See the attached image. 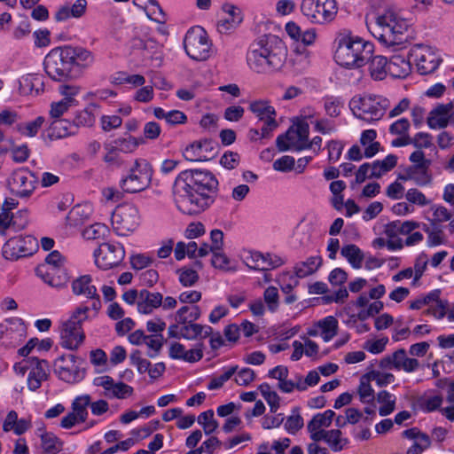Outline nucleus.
Returning <instances> with one entry per match:
<instances>
[{
	"mask_svg": "<svg viewBox=\"0 0 454 454\" xmlns=\"http://www.w3.org/2000/svg\"><path fill=\"white\" fill-rule=\"evenodd\" d=\"M419 226V224L414 221H394L387 224L386 234L390 238H395L399 234L407 235Z\"/></svg>",
	"mask_w": 454,
	"mask_h": 454,
	"instance_id": "obj_32",
	"label": "nucleus"
},
{
	"mask_svg": "<svg viewBox=\"0 0 454 454\" xmlns=\"http://www.w3.org/2000/svg\"><path fill=\"white\" fill-rule=\"evenodd\" d=\"M38 243L33 236H18L9 239L3 247V255L7 260H18L32 255L37 249Z\"/></svg>",
	"mask_w": 454,
	"mask_h": 454,
	"instance_id": "obj_14",
	"label": "nucleus"
},
{
	"mask_svg": "<svg viewBox=\"0 0 454 454\" xmlns=\"http://www.w3.org/2000/svg\"><path fill=\"white\" fill-rule=\"evenodd\" d=\"M249 110L253 112L260 121H264L266 124L274 126L276 121V111L268 101L259 100L250 103Z\"/></svg>",
	"mask_w": 454,
	"mask_h": 454,
	"instance_id": "obj_26",
	"label": "nucleus"
},
{
	"mask_svg": "<svg viewBox=\"0 0 454 454\" xmlns=\"http://www.w3.org/2000/svg\"><path fill=\"white\" fill-rule=\"evenodd\" d=\"M35 272L44 283L57 288L65 286L70 278L64 266L39 265Z\"/></svg>",
	"mask_w": 454,
	"mask_h": 454,
	"instance_id": "obj_20",
	"label": "nucleus"
},
{
	"mask_svg": "<svg viewBox=\"0 0 454 454\" xmlns=\"http://www.w3.org/2000/svg\"><path fill=\"white\" fill-rule=\"evenodd\" d=\"M238 369V365L231 366L226 372H224V373L219 377L212 379L207 386V388L209 390H213L222 387L223 385L237 372Z\"/></svg>",
	"mask_w": 454,
	"mask_h": 454,
	"instance_id": "obj_50",
	"label": "nucleus"
},
{
	"mask_svg": "<svg viewBox=\"0 0 454 454\" xmlns=\"http://www.w3.org/2000/svg\"><path fill=\"white\" fill-rule=\"evenodd\" d=\"M411 57L416 63L420 74H428L437 69L441 59L429 46L418 45L411 51Z\"/></svg>",
	"mask_w": 454,
	"mask_h": 454,
	"instance_id": "obj_17",
	"label": "nucleus"
},
{
	"mask_svg": "<svg viewBox=\"0 0 454 454\" xmlns=\"http://www.w3.org/2000/svg\"><path fill=\"white\" fill-rule=\"evenodd\" d=\"M397 163V157L395 154H388L382 160H376L372 165V171L369 178H380L381 176L393 169Z\"/></svg>",
	"mask_w": 454,
	"mask_h": 454,
	"instance_id": "obj_31",
	"label": "nucleus"
},
{
	"mask_svg": "<svg viewBox=\"0 0 454 454\" xmlns=\"http://www.w3.org/2000/svg\"><path fill=\"white\" fill-rule=\"evenodd\" d=\"M163 295L160 293L150 292L147 289L140 290V296L137 301V310L142 314H150L153 309L162 304Z\"/></svg>",
	"mask_w": 454,
	"mask_h": 454,
	"instance_id": "obj_24",
	"label": "nucleus"
},
{
	"mask_svg": "<svg viewBox=\"0 0 454 454\" xmlns=\"http://www.w3.org/2000/svg\"><path fill=\"white\" fill-rule=\"evenodd\" d=\"M373 35L387 47L403 49L407 41L410 23L393 10H384L375 17Z\"/></svg>",
	"mask_w": 454,
	"mask_h": 454,
	"instance_id": "obj_4",
	"label": "nucleus"
},
{
	"mask_svg": "<svg viewBox=\"0 0 454 454\" xmlns=\"http://www.w3.org/2000/svg\"><path fill=\"white\" fill-rule=\"evenodd\" d=\"M29 364V373L27 377V386L32 391L38 389L42 381L46 380L49 375V364L46 360H40L32 356L27 359Z\"/></svg>",
	"mask_w": 454,
	"mask_h": 454,
	"instance_id": "obj_21",
	"label": "nucleus"
},
{
	"mask_svg": "<svg viewBox=\"0 0 454 454\" xmlns=\"http://www.w3.org/2000/svg\"><path fill=\"white\" fill-rule=\"evenodd\" d=\"M336 62L347 68H358L364 66L372 58L373 43L354 35L348 29H340L334 40Z\"/></svg>",
	"mask_w": 454,
	"mask_h": 454,
	"instance_id": "obj_3",
	"label": "nucleus"
},
{
	"mask_svg": "<svg viewBox=\"0 0 454 454\" xmlns=\"http://www.w3.org/2000/svg\"><path fill=\"white\" fill-rule=\"evenodd\" d=\"M407 200L411 203L417 204L419 206H427L430 201L426 198L424 193L417 189H409L405 195Z\"/></svg>",
	"mask_w": 454,
	"mask_h": 454,
	"instance_id": "obj_62",
	"label": "nucleus"
},
{
	"mask_svg": "<svg viewBox=\"0 0 454 454\" xmlns=\"http://www.w3.org/2000/svg\"><path fill=\"white\" fill-rule=\"evenodd\" d=\"M431 445L429 435H422L421 439L415 442L407 450L406 454H421Z\"/></svg>",
	"mask_w": 454,
	"mask_h": 454,
	"instance_id": "obj_61",
	"label": "nucleus"
},
{
	"mask_svg": "<svg viewBox=\"0 0 454 454\" xmlns=\"http://www.w3.org/2000/svg\"><path fill=\"white\" fill-rule=\"evenodd\" d=\"M12 215V228L15 231L24 229L28 223V211L22 209L17 211L15 214L11 212Z\"/></svg>",
	"mask_w": 454,
	"mask_h": 454,
	"instance_id": "obj_54",
	"label": "nucleus"
},
{
	"mask_svg": "<svg viewBox=\"0 0 454 454\" xmlns=\"http://www.w3.org/2000/svg\"><path fill=\"white\" fill-rule=\"evenodd\" d=\"M130 363L137 366V369L139 373H144L148 372L149 367H151V363L141 356V352L139 350H135L129 356Z\"/></svg>",
	"mask_w": 454,
	"mask_h": 454,
	"instance_id": "obj_58",
	"label": "nucleus"
},
{
	"mask_svg": "<svg viewBox=\"0 0 454 454\" xmlns=\"http://www.w3.org/2000/svg\"><path fill=\"white\" fill-rule=\"evenodd\" d=\"M294 158L289 155L282 156L273 163V168L277 171L288 172L294 169Z\"/></svg>",
	"mask_w": 454,
	"mask_h": 454,
	"instance_id": "obj_59",
	"label": "nucleus"
},
{
	"mask_svg": "<svg viewBox=\"0 0 454 454\" xmlns=\"http://www.w3.org/2000/svg\"><path fill=\"white\" fill-rule=\"evenodd\" d=\"M201 311L198 306H183L176 314V321L181 325V338L186 340L204 339L212 334V327L196 324Z\"/></svg>",
	"mask_w": 454,
	"mask_h": 454,
	"instance_id": "obj_6",
	"label": "nucleus"
},
{
	"mask_svg": "<svg viewBox=\"0 0 454 454\" xmlns=\"http://www.w3.org/2000/svg\"><path fill=\"white\" fill-rule=\"evenodd\" d=\"M286 57V50L283 41L269 34L251 43L247 53V63L257 74H271L283 67Z\"/></svg>",
	"mask_w": 454,
	"mask_h": 454,
	"instance_id": "obj_2",
	"label": "nucleus"
},
{
	"mask_svg": "<svg viewBox=\"0 0 454 454\" xmlns=\"http://www.w3.org/2000/svg\"><path fill=\"white\" fill-rule=\"evenodd\" d=\"M90 404V396L83 395L77 396L72 403L73 413L79 417L80 421L84 422L88 417L87 408Z\"/></svg>",
	"mask_w": 454,
	"mask_h": 454,
	"instance_id": "obj_40",
	"label": "nucleus"
},
{
	"mask_svg": "<svg viewBox=\"0 0 454 454\" xmlns=\"http://www.w3.org/2000/svg\"><path fill=\"white\" fill-rule=\"evenodd\" d=\"M412 173V181L419 186H425L431 183L432 176L428 173V165L419 164L411 166Z\"/></svg>",
	"mask_w": 454,
	"mask_h": 454,
	"instance_id": "obj_41",
	"label": "nucleus"
},
{
	"mask_svg": "<svg viewBox=\"0 0 454 454\" xmlns=\"http://www.w3.org/2000/svg\"><path fill=\"white\" fill-rule=\"evenodd\" d=\"M89 306L80 305L73 311L70 318L63 324L61 345L68 349H76L84 340L82 323L89 318Z\"/></svg>",
	"mask_w": 454,
	"mask_h": 454,
	"instance_id": "obj_7",
	"label": "nucleus"
},
{
	"mask_svg": "<svg viewBox=\"0 0 454 454\" xmlns=\"http://www.w3.org/2000/svg\"><path fill=\"white\" fill-rule=\"evenodd\" d=\"M187 55L198 61L207 60L211 53V43L207 32L201 27H192L188 30L184 40Z\"/></svg>",
	"mask_w": 454,
	"mask_h": 454,
	"instance_id": "obj_11",
	"label": "nucleus"
},
{
	"mask_svg": "<svg viewBox=\"0 0 454 454\" xmlns=\"http://www.w3.org/2000/svg\"><path fill=\"white\" fill-rule=\"evenodd\" d=\"M349 106L356 118L371 122L383 117L388 106V100L380 96L364 94L353 98Z\"/></svg>",
	"mask_w": 454,
	"mask_h": 454,
	"instance_id": "obj_5",
	"label": "nucleus"
},
{
	"mask_svg": "<svg viewBox=\"0 0 454 454\" xmlns=\"http://www.w3.org/2000/svg\"><path fill=\"white\" fill-rule=\"evenodd\" d=\"M72 291L76 296L91 300L90 311H94V316L98 315L101 309V301L97 287L92 284L90 275H82L73 280Z\"/></svg>",
	"mask_w": 454,
	"mask_h": 454,
	"instance_id": "obj_16",
	"label": "nucleus"
},
{
	"mask_svg": "<svg viewBox=\"0 0 454 454\" xmlns=\"http://www.w3.org/2000/svg\"><path fill=\"white\" fill-rule=\"evenodd\" d=\"M218 150L219 145L216 142L204 139L187 145L183 155L187 160L207 161L216 157Z\"/></svg>",
	"mask_w": 454,
	"mask_h": 454,
	"instance_id": "obj_18",
	"label": "nucleus"
},
{
	"mask_svg": "<svg viewBox=\"0 0 454 454\" xmlns=\"http://www.w3.org/2000/svg\"><path fill=\"white\" fill-rule=\"evenodd\" d=\"M387 61V70L393 77L404 78L409 74L411 64L403 56L394 55Z\"/></svg>",
	"mask_w": 454,
	"mask_h": 454,
	"instance_id": "obj_28",
	"label": "nucleus"
},
{
	"mask_svg": "<svg viewBox=\"0 0 454 454\" xmlns=\"http://www.w3.org/2000/svg\"><path fill=\"white\" fill-rule=\"evenodd\" d=\"M94 256L97 266L107 270L121 264L125 256V250L120 243H103L95 250Z\"/></svg>",
	"mask_w": 454,
	"mask_h": 454,
	"instance_id": "obj_15",
	"label": "nucleus"
},
{
	"mask_svg": "<svg viewBox=\"0 0 454 454\" xmlns=\"http://www.w3.org/2000/svg\"><path fill=\"white\" fill-rule=\"evenodd\" d=\"M239 154L235 152H226L220 160L223 167L228 169H234L239 163Z\"/></svg>",
	"mask_w": 454,
	"mask_h": 454,
	"instance_id": "obj_64",
	"label": "nucleus"
},
{
	"mask_svg": "<svg viewBox=\"0 0 454 454\" xmlns=\"http://www.w3.org/2000/svg\"><path fill=\"white\" fill-rule=\"evenodd\" d=\"M322 329V336L325 342L332 340L337 334L338 321L333 317H327L319 322Z\"/></svg>",
	"mask_w": 454,
	"mask_h": 454,
	"instance_id": "obj_45",
	"label": "nucleus"
},
{
	"mask_svg": "<svg viewBox=\"0 0 454 454\" xmlns=\"http://www.w3.org/2000/svg\"><path fill=\"white\" fill-rule=\"evenodd\" d=\"M366 378L362 377L358 387V394L363 403H371L374 400V390Z\"/></svg>",
	"mask_w": 454,
	"mask_h": 454,
	"instance_id": "obj_52",
	"label": "nucleus"
},
{
	"mask_svg": "<svg viewBox=\"0 0 454 454\" xmlns=\"http://www.w3.org/2000/svg\"><path fill=\"white\" fill-rule=\"evenodd\" d=\"M223 11L228 17L218 22V30L220 33H228L231 29L237 27L243 20L240 10L233 5L225 4Z\"/></svg>",
	"mask_w": 454,
	"mask_h": 454,
	"instance_id": "obj_25",
	"label": "nucleus"
},
{
	"mask_svg": "<svg viewBox=\"0 0 454 454\" xmlns=\"http://www.w3.org/2000/svg\"><path fill=\"white\" fill-rule=\"evenodd\" d=\"M76 359L74 355L69 354L63 355L55 361V372L60 380L68 383H75L84 378L85 371L75 365Z\"/></svg>",
	"mask_w": 454,
	"mask_h": 454,
	"instance_id": "obj_19",
	"label": "nucleus"
},
{
	"mask_svg": "<svg viewBox=\"0 0 454 454\" xmlns=\"http://www.w3.org/2000/svg\"><path fill=\"white\" fill-rule=\"evenodd\" d=\"M370 60H371V62H370V66H369V70H370L371 76L374 80H378V81L383 80L386 77L387 74L388 73L387 59L384 56L379 55V56H375L373 58L372 57Z\"/></svg>",
	"mask_w": 454,
	"mask_h": 454,
	"instance_id": "obj_33",
	"label": "nucleus"
},
{
	"mask_svg": "<svg viewBox=\"0 0 454 454\" xmlns=\"http://www.w3.org/2000/svg\"><path fill=\"white\" fill-rule=\"evenodd\" d=\"M276 145L280 152H286L290 149L301 151L302 149H298L297 146L303 145V144L299 141L294 126L290 127L285 134L279 135L277 137Z\"/></svg>",
	"mask_w": 454,
	"mask_h": 454,
	"instance_id": "obj_30",
	"label": "nucleus"
},
{
	"mask_svg": "<svg viewBox=\"0 0 454 454\" xmlns=\"http://www.w3.org/2000/svg\"><path fill=\"white\" fill-rule=\"evenodd\" d=\"M67 49L74 67L86 68L93 64L94 55L90 51L83 47L70 45H67Z\"/></svg>",
	"mask_w": 454,
	"mask_h": 454,
	"instance_id": "obj_27",
	"label": "nucleus"
},
{
	"mask_svg": "<svg viewBox=\"0 0 454 454\" xmlns=\"http://www.w3.org/2000/svg\"><path fill=\"white\" fill-rule=\"evenodd\" d=\"M74 106V101L67 98H63L59 102H54L51 104L50 114L52 118L60 117L65 112L68 110L69 107Z\"/></svg>",
	"mask_w": 454,
	"mask_h": 454,
	"instance_id": "obj_56",
	"label": "nucleus"
},
{
	"mask_svg": "<svg viewBox=\"0 0 454 454\" xmlns=\"http://www.w3.org/2000/svg\"><path fill=\"white\" fill-rule=\"evenodd\" d=\"M218 186L217 178L207 169L184 170L174 183L175 204L184 214H200L215 201Z\"/></svg>",
	"mask_w": 454,
	"mask_h": 454,
	"instance_id": "obj_1",
	"label": "nucleus"
},
{
	"mask_svg": "<svg viewBox=\"0 0 454 454\" xmlns=\"http://www.w3.org/2000/svg\"><path fill=\"white\" fill-rule=\"evenodd\" d=\"M152 176L153 168L149 161L145 159H137L129 175L120 181V186L125 192H139L150 185Z\"/></svg>",
	"mask_w": 454,
	"mask_h": 454,
	"instance_id": "obj_8",
	"label": "nucleus"
},
{
	"mask_svg": "<svg viewBox=\"0 0 454 454\" xmlns=\"http://www.w3.org/2000/svg\"><path fill=\"white\" fill-rule=\"evenodd\" d=\"M176 273L179 277V282L184 286H192L199 280L198 272L192 269L184 267L177 270Z\"/></svg>",
	"mask_w": 454,
	"mask_h": 454,
	"instance_id": "obj_48",
	"label": "nucleus"
},
{
	"mask_svg": "<svg viewBox=\"0 0 454 454\" xmlns=\"http://www.w3.org/2000/svg\"><path fill=\"white\" fill-rule=\"evenodd\" d=\"M43 122H44V118L42 116H39L32 121L18 124L16 129L21 135L29 137H33L38 133V131L42 128Z\"/></svg>",
	"mask_w": 454,
	"mask_h": 454,
	"instance_id": "obj_43",
	"label": "nucleus"
},
{
	"mask_svg": "<svg viewBox=\"0 0 454 454\" xmlns=\"http://www.w3.org/2000/svg\"><path fill=\"white\" fill-rule=\"evenodd\" d=\"M343 106V101L340 98L330 96L324 98L325 114L332 118H336L340 114Z\"/></svg>",
	"mask_w": 454,
	"mask_h": 454,
	"instance_id": "obj_44",
	"label": "nucleus"
},
{
	"mask_svg": "<svg viewBox=\"0 0 454 454\" xmlns=\"http://www.w3.org/2000/svg\"><path fill=\"white\" fill-rule=\"evenodd\" d=\"M38 177L27 168L12 171L8 179V187L12 194L20 198H28L36 188Z\"/></svg>",
	"mask_w": 454,
	"mask_h": 454,
	"instance_id": "obj_13",
	"label": "nucleus"
},
{
	"mask_svg": "<svg viewBox=\"0 0 454 454\" xmlns=\"http://www.w3.org/2000/svg\"><path fill=\"white\" fill-rule=\"evenodd\" d=\"M137 207L129 203L119 205L112 215V224L114 231L120 236H125L134 231L139 224Z\"/></svg>",
	"mask_w": 454,
	"mask_h": 454,
	"instance_id": "obj_12",
	"label": "nucleus"
},
{
	"mask_svg": "<svg viewBox=\"0 0 454 454\" xmlns=\"http://www.w3.org/2000/svg\"><path fill=\"white\" fill-rule=\"evenodd\" d=\"M328 160L329 161L336 162L340 160L342 150H343V145L340 141L338 140H331L328 145Z\"/></svg>",
	"mask_w": 454,
	"mask_h": 454,
	"instance_id": "obj_63",
	"label": "nucleus"
},
{
	"mask_svg": "<svg viewBox=\"0 0 454 454\" xmlns=\"http://www.w3.org/2000/svg\"><path fill=\"white\" fill-rule=\"evenodd\" d=\"M301 12L311 23L326 25L336 18L338 6L335 0H302Z\"/></svg>",
	"mask_w": 454,
	"mask_h": 454,
	"instance_id": "obj_9",
	"label": "nucleus"
},
{
	"mask_svg": "<svg viewBox=\"0 0 454 454\" xmlns=\"http://www.w3.org/2000/svg\"><path fill=\"white\" fill-rule=\"evenodd\" d=\"M42 447L45 452L55 453L59 451L60 447L58 438L51 433H44L41 435Z\"/></svg>",
	"mask_w": 454,
	"mask_h": 454,
	"instance_id": "obj_51",
	"label": "nucleus"
},
{
	"mask_svg": "<svg viewBox=\"0 0 454 454\" xmlns=\"http://www.w3.org/2000/svg\"><path fill=\"white\" fill-rule=\"evenodd\" d=\"M368 380L376 381L379 387H384L395 380V376L389 372H380L378 371H372L364 375Z\"/></svg>",
	"mask_w": 454,
	"mask_h": 454,
	"instance_id": "obj_49",
	"label": "nucleus"
},
{
	"mask_svg": "<svg viewBox=\"0 0 454 454\" xmlns=\"http://www.w3.org/2000/svg\"><path fill=\"white\" fill-rule=\"evenodd\" d=\"M278 291L275 286H269L263 294L264 301L270 311H275L278 307Z\"/></svg>",
	"mask_w": 454,
	"mask_h": 454,
	"instance_id": "obj_55",
	"label": "nucleus"
},
{
	"mask_svg": "<svg viewBox=\"0 0 454 454\" xmlns=\"http://www.w3.org/2000/svg\"><path fill=\"white\" fill-rule=\"evenodd\" d=\"M341 431L339 429L328 430L325 442L328 443L331 450L338 452L343 450L344 446L348 442V439L341 438Z\"/></svg>",
	"mask_w": 454,
	"mask_h": 454,
	"instance_id": "obj_42",
	"label": "nucleus"
},
{
	"mask_svg": "<svg viewBox=\"0 0 454 454\" xmlns=\"http://www.w3.org/2000/svg\"><path fill=\"white\" fill-rule=\"evenodd\" d=\"M292 412V415L286 418L285 429L289 434H294L303 427L304 421L299 412V408H294Z\"/></svg>",
	"mask_w": 454,
	"mask_h": 454,
	"instance_id": "obj_47",
	"label": "nucleus"
},
{
	"mask_svg": "<svg viewBox=\"0 0 454 454\" xmlns=\"http://www.w3.org/2000/svg\"><path fill=\"white\" fill-rule=\"evenodd\" d=\"M114 146L120 152L130 153L138 146V141L137 138L129 136L128 137L114 140Z\"/></svg>",
	"mask_w": 454,
	"mask_h": 454,
	"instance_id": "obj_53",
	"label": "nucleus"
},
{
	"mask_svg": "<svg viewBox=\"0 0 454 454\" xmlns=\"http://www.w3.org/2000/svg\"><path fill=\"white\" fill-rule=\"evenodd\" d=\"M433 210V219L431 220V224L434 225L436 223H440L442 222H447L451 219V213L443 206H434L432 207Z\"/></svg>",
	"mask_w": 454,
	"mask_h": 454,
	"instance_id": "obj_57",
	"label": "nucleus"
},
{
	"mask_svg": "<svg viewBox=\"0 0 454 454\" xmlns=\"http://www.w3.org/2000/svg\"><path fill=\"white\" fill-rule=\"evenodd\" d=\"M340 253L341 255L348 260L353 268L360 269L362 267V262L364 256L362 250L357 246L354 244L344 246L341 248Z\"/></svg>",
	"mask_w": 454,
	"mask_h": 454,
	"instance_id": "obj_34",
	"label": "nucleus"
},
{
	"mask_svg": "<svg viewBox=\"0 0 454 454\" xmlns=\"http://www.w3.org/2000/svg\"><path fill=\"white\" fill-rule=\"evenodd\" d=\"M133 387L122 381L113 382L108 392H104V395L109 399L118 398L125 399L133 394Z\"/></svg>",
	"mask_w": 454,
	"mask_h": 454,
	"instance_id": "obj_39",
	"label": "nucleus"
},
{
	"mask_svg": "<svg viewBox=\"0 0 454 454\" xmlns=\"http://www.w3.org/2000/svg\"><path fill=\"white\" fill-rule=\"evenodd\" d=\"M454 105L452 102L437 105L427 117V125L431 129H444L449 123L454 122Z\"/></svg>",
	"mask_w": 454,
	"mask_h": 454,
	"instance_id": "obj_22",
	"label": "nucleus"
},
{
	"mask_svg": "<svg viewBox=\"0 0 454 454\" xmlns=\"http://www.w3.org/2000/svg\"><path fill=\"white\" fill-rule=\"evenodd\" d=\"M323 259L320 255L310 256L306 261L295 264V275L300 278L312 275L321 267Z\"/></svg>",
	"mask_w": 454,
	"mask_h": 454,
	"instance_id": "obj_29",
	"label": "nucleus"
},
{
	"mask_svg": "<svg viewBox=\"0 0 454 454\" xmlns=\"http://www.w3.org/2000/svg\"><path fill=\"white\" fill-rule=\"evenodd\" d=\"M377 401L381 405L379 408L380 416L385 417L391 414L395 409V396L391 393L382 390L377 394Z\"/></svg>",
	"mask_w": 454,
	"mask_h": 454,
	"instance_id": "obj_35",
	"label": "nucleus"
},
{
	"mask_svg": "<svg viewBox=\"0 0 454 454\" xmlns=\"http://www.w3.org/2000/svg\"><path fill=\"white\" fill-rule=\"evenodd\" d=\"M237 373L235 381L239 386H248L255 379V372L250 368H243L240 371H237Z\"/></svg>",
	"mask_w": 454,
	"mask_h": 454,
	"instance_id": "obj_60",
	"label": "nucleus"
},
{
	"mask_svg": "<svg viewBox=\"0 0 454 454\" xmlns=\"http://www.w3.org/2000/svg\"><path fill=\"white\" fill-rule=\"evenodd\" d=\"M198 423L203 427L206 434H210L218 427V422L214 419V411L207 410L200 414Z\"/></svg>",
	"mask_w": 454,
	"mask_h": 454,
	"instance_id": "obj_46",
	"label": "nucleus"
},
{
	"mask_svg": "<svg viewBox=\"0 0 454 454\" xmlns=\"http://www.w3.org/2000/svg\"><path fill=\"white\" fill-rule=\"evenodd\" d=\"M97 112L98 106L96 105H90L82 111L79 112L74 119V126H92L96 121Z\"/></svg>",
	"mask_w": 454,
	"mask_h": 454,
	"instance_id": "obj_37",
	"label": "nucleus"
},
{
	"mask_svg": "<svg viewBox=\"0 0 454 454\" xmlns=\"http://www.w3.org/2000/svg\"><path fill=\"white\" fill-rule=\"evenodd\" d=\"M282 260L276 255L270 254H263L259 252L252 253L247 258V265L257 270H269L282 264Z\"/></svg>",
	"mask_w": 454,
	"mask_h": 454,
	"instance_id": "obj_23",
	"label": "nucleus"
},
{
	"mask_svg": "<svg viewBox=\"0 0 454 454\" xmlns=\"http://www.w3.org/2000/svg\"><path fill=\"white\" fill-rule=\"evenodd\" d=\"M44 69L47 74L55 81H64L70 76L73 68L67 46L52 49L44 59Z\"/></svg>",
	"mask_w": 454,
	"mask_h": 454,
	"instance_id": "obj_10",
	"label": "nucleus"
},
{
	"mask_svg": "<svg viewBox=\"0 0 454 454\" xmlns=\"http://www.w3.org/2000/svg\"><path fill=\"white\" fill-rule=\"evenodd\" d=\"M335 416V412L332 410H327L323 413H317L307 425L308 431H315L321 427H329Z\"/></svg>",
	"mask_w": 454,
	"mask_h": 454,
	"instance_id": "obj_36",
	"label": "nucleus"
},
{
	"mask_svg": "<svg viewBox=\"0 0 454 454\" xmlns=\"http://www.w3.org/2000/svg\"><path fill=\"white\" fill-rule=\"evenodd\" d=\"M90 215V208L87 206L76 205L67 215V220L70 224L77 226L83 224L89 220Z\"/></svg>",
	"mask_w": 454,
	"mask_h": 454,
	"instance_id": "obj_38",
	"label": "nucleus"
}]
</instances>
